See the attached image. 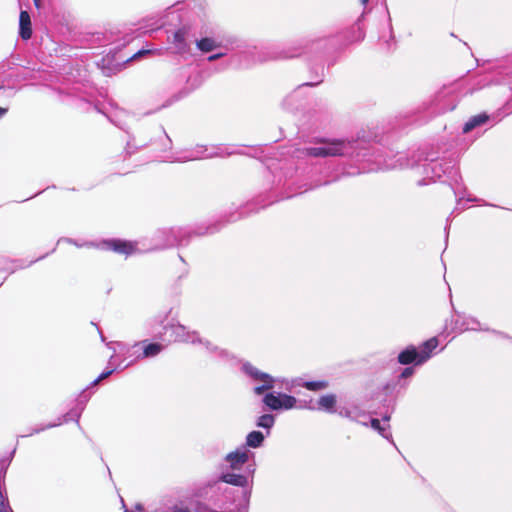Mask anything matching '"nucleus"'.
Segmentation results:
<instances>
[{
	"mask_svg": "<svg viewBox=\"0 0 512 512\" xmlns=\"http://www.w3.org/2000/svg\"><path fill=\"white\" fill-rule=\"evenodd\" d=\"M275 424V416L273 414H263L256 420V426L267 430V435L270 434V430Z\"/></svg>",
	"mask_w": 512,
	"mask_h": 512,
	"instance_id": "27",
	"label": "nucleus"
},
{
	"mask_svg": "<svg viewBox=\"0 0 512 512\" xmlns=\"http://www.w3.org/2000/svg\"><path fill=\"white\" fill-rule=\"evenodd\" d=\"M116 370V368H110V369H106L105 371H103L92 383L91 385H96L99 381L109 377L110 375H112L114 373V371Z\"/></svg>",
	"mask_w": 512,
	"mask_h": 512,
	"instance_id": "32",
	"label": "nucleus"
},
{
	"mask_svg": "<svg viewBox=\"0 0 512 512\" xmlns=\"http://www.w3.org/2000/svg\"><path fill=\"white\" fill-rule=\"evenodd\" d=\"M460 101L459 93L453 85L443 86L418 108L420 113H424L426 118L444 114L454 110Z\"/></svg>",
	"mask_w": 512,
	"mask_h": 512,
	"instance_id": "8",
	"label": "nucleus"
},
{
	"mask_svg": "<svg viewBox=\"0 0 512 512\" xmlns=\"http://www.w3.org/2000/svg\"><path fill=\"white\" fill-rule=\"evenodd\" d=\"M360 2H361L362 5L366 6L367 3L369 2V0H360Z\"/></svg>",
	"mask_w": 512,
	"mask_h": 512,
	"instance_id": "47",
	"label": "nucleus"
},
{
	"mask_svg": "<svg viewBox=\"0 0 512 512\" xmlns=\"http://www.w3.org/2000/svg\"><path fill=\"white\" fill-rule=\"evenodd\" d=\"M223 41H230V48H218L217 53H225L227 56L230 52H233L229 58L221 64V67L218 69L219 71H224L228 68L234 69H242L248 68L251 65L255 64L256 61L264 62L269 61L270 56L273 51H281L286 46L280 48L278 46L267 48L262 54L259 56L258 60L255 59V47L248 46L244 41L237 39L234 36H223Z\"/></svg>",
	"mask_w": 512,
	"mask_h": 512,
	"instance_id": "7",
	"label": "nucleus"
},
{
	"mask_svg": "<svg viewBox=\"0 0 512 512\" xmlns=\"http://www.w3.org/2000/svg\"><path fill=\"white\" fill-rule=\"evenodd\" d=\"M107 117H108V119H109V121H110L111 123H113L114 125L118 126V127H119V128H121V129H124V128H123V127H122L118 122H116L113 118H111L110 116H107Z\"/></svg>",
	"mask_w": 512,
	"mask_h": 512,
	"instance_id": "41",
	"label": "nucleus"
},
{
	"mask_svg": "<svg viewBox=\"0 0 512 512\" xmlns=\"http://www.w3.org/2000/svg\"><path fill=\"white\" fill-rule=\"evenodd\" d=\"M413 374H414V368L413 367H405L402 370L399 378L405 379V378L411 377Z\"/></svg>",
	"mask_w": 512,
	"mask_h": 512,
	"instance_id": "34",
	"label": "nucleus"
},
{
	"mask_svg": "<svg viewBox=\"0 0 512 512\" xmlns=\"http://www.w3.org/2000/svg\"><path fill=\"white\" fill-rule=\"evenodd\" d=\"M34 1V4L37 8L40 7V0H33Z\"/></svg>",
	"mask_w": 512,
	"mask_h": 512,
	"instance_id": "46",
	"label": "nucleus"
},
{
	"mask_svg": "<svg viewBox=\"0 0 512 512\" xmlns=\"http://www.w3.org/2000/svg\"><path fill=\"white\" fill-rule=\"evenodd\" d=\"M241 370L256 383L253 388L256 395L267 392L262 402L268 409L273 411L290 410L296 406L297 399L294 396L281 392H268L276 386L278 381L270 374L260 371L249 362H244Z\"/></svg>",
	"mask_w": 512,
	"mask_h": 512,
	"instance_id": "6",
	"label": "nucleus"
},
{
	"mask_svg": "<svg viewBox=\"0 0 512 512\" xmlns=\"http://www.w3.org/2000/svg\"><path fill=\"white\" fill-rule=\"evenodd\" d=\"M338 413L341 417L348 418L352 421H356L364 426H367V415L359 412L357 409L343 407L339 409Z\"/></svg>",
	"mask_w": 512,
	"mask_h": 512,
	"instance_id": "22",
	"label": "nucleus"
},
{
	"mask_svg": "<svg viewBox=\"0 0 512 512\" xmlns=\"http://www.w3.org/2000/svg\"><path fill=\"white\" fill-rule=\"evenodd\" d=\"M66 241H67V242H69V243H73L74 245H76V246H78V247H81V246H82L81 244H79V242H76V241H74L73 239H70V238H69V239H66Z\"/></svg>",
	"mask_w": 512,
	"mask_h": 512,
	"instance_id": "43",
	"label": "nucleus"
},
{
	"mask_svg": "<svg viewBox=\"0 0 512 512\" xmlns=\"http://www.w3.org/2000/svg\"><path fill=\"white\" fill-rule=\"evenodd\" d=\"M159 131L162 134L161 141H162V146H163L160 149V151L167 152L168 150H171V148H172V140L170 139V137L167 135L166 131L162 127H159Z\"/></svg>",
	"mask_w": 512,
	"mask_h": 512,
	"instance_id": "31",
	"label": "nucleus"
},
{
	"mask_svg": "<svg viewBox=\"0 0 512 512\" xmlns=\"http://www.w3.org/2000/svg\"><path fill=\"white\" fill-rule=\"evenodd\" d=\"M7 264H8V262H7L5 259L0 258V270H6V269H8V268H7Z\"/></svg>",
	"mask_w": 512,
	"mask_h": 512,
	"instance_id": "39",
	"label": "nucleus"
},
{
	"mask_svg": "<svg viewBox=\"0 0 512 512\" xmlns=\"http://www.w3.org/2000/svg\"><path fill=\"white\" fill-rule=\"evenodd\" d=\"M309 71L311 74L310 82L303 83L299 85L295 90L289 93L282 101V107L290 112L296 111L303 107V87H312L317 86L323 82L325 73H324V65L320 64H312L309 63Z\"/></svg>",
	"mask_w": 512,
	"mask_h": 512,
	"instance_id": "10",
	"label": "nucleus"
},
{
	"mask_svg": "<svg viewBox=\"0 0 512 512\" xmlns=\"http://www.w3.org/2000/svg\"><path fill=\"white\" fill-rule=\"evenodd\" d=\"M168 318L167 313L158 314L151 318L147 323V329L149 335L154 339L165 341L167 332H170L169 342H182L190 343L193 345H203L206 351L216 357L225 359L228 357V352L224 349L217 347L210 341L200 337L199 333L195 330L190 331L188 328L180 323L177 324H165Z\"/></svg>",
	"mask_w": 512,
	"mask_h": 512,
	"instance_id": "5",
	"label": "nucleus"
},
{
	"mask_svg": "<svg viewBox=\"0 0 512 512\" xmlns=\"http://www.w3.org/2000/svg\"><path fill=\"white\" fill-rule=\"evenodd\" d=\"M243 212L231 213L228 217H222L220 220L207 226L190 227H171L158 229L154 234L152 241L154 250H164L173 247L186 246L194 236L211 235L220 231L227 223L236 222L241 219Z\"/></svg>",
	"mask_w": 512,
	"mask_h": 512,
	"instance_id": "4",
	"label": "nucleus"
},
{
	"mask_svg": "<svg viewBox=\"0 0 512 512\" xmlns=\"http://www.w3.org/2000/svg\"><path fill=\"white\" fill-rule=\"evenodd\" d=\"M154 141L151 140L150 142H140L139 144L135 143V137L130 136L127 140L126 147H125V154L126 156H131L132 154L138 152L140 149H143L149 145H153Z\"/></svg>",
	"mask_w": 512,
	"mask_h": 512,
	"instance_id": "26",
	"label": "nucleus"
},
{
	"mask_svg": "<svg viewBox=\"0 0 512 512\" xmlns=\"http://www.w3.org/2000/svg\"><path fill=\"white\" fill-rule=\"evenodd\" d=\"M88 399H89V396H87L85 394V391H83L77 400L76 407L70 409L66 414H64L59 422L49 423L46 426H39L36 428H32L31 431L28 434H26L25 436H30L35 433L44 431L45 429L56 427V426L60 425L62 422L67 423L69 421H76L78 423L80 416L85 408V405L88 402Z\"/></svg>",
	"mask_w": 512,
	"mask_h": 512,
	"instance_id": "13",
	"label": "nucleus"
},
{
	"mask_svg": "<svg viewBox=\"0 0 512 512\" xmlns=\"http://www.w3.org/2000/svg\"><path fill=\"white\" fill-rule=\"evenodd\" d=\"M247 476L249 477V481L253 483V474L255 472V464H248L246 467Z\"/></svg>",
	"mask_w": 512,
	"mask_h": 512,
	"instance_id": "35",
	"label": "nucleus"
},
{
	"mask_svg": "<svg viewBox=\"0 0 512 512\" xmlns=\"http://www.w3.org/2000/svg\"><path fill=\"white\" fill-rule=\"evenodd\" d=\"M39 193H40V192L35 193V194L33 195V197H34V196H38V194H39ZM30 198H32V196H31Z\"/></svg>",
	"mask_w": 512,
	"mask_h": 512,
	"instance_id": "53",
	"label": "nucleus"
},
{
	"mask_svg": "<svg viewBox=\"0 0 512 512\" xmlns=\"http://www.w3.org/2000/svg\"><path fill=\"white\" fill-rule=\"evenodd\" d=\"M397 162H399L402 168H416L422 170L421 173L425 178L418 181L417 184L419 186L427 185L426 179L435 182L444 177L443 182H448L457 198V206L455 209H465V205H462V201L466 188L462 185V177L454 158L434 157L433 153H425L418 150L413 151L411 155L407 157L399 153Z\"/></svg>",
	"mask_w": 512,
	"mask_h": 512,
	"instance_id": "3",
	"label": "nucleus"
},
{
	"mask_svg": "<svg viewBox=\"0 0 512 512\" xmlns=\"http://www.w3.org/2000/svg\"><path fill=\"white\" fill-rule=\"evenodd\" d=\"M362 18L359 17L354 25L346 31L318 38H304L296 42L286 45L281 51H273L270 59H290L307 55L309 61L324 60L327 62L328 67L336 62L335 53L343 49L348 44L362 41L365 37L364 27L362 25Z\"/></svg>",
	"mask_w": 512,
	"mask_h": 512,
	"instance_id": "2",
	"label": "nucleus"
},
{
	"mask_svg": "<svg viewBox=\"0 0 512 512\" xmlns=\"http://www.w3.org/2000/svg\"><path fill=\"white\" fill-rule=\"evenodd\" d=\"M8 109L0 107V118L3 117L7 113Z\"/></svg>",
	"mask_w": 512,
	"mask_h": 512,
	"instance_id": "42",
	"label": "nucleus"
},
{
	"mask_svg": "<svg viewBox=\"0 0 512 512\" xmlns=\"http://www.w3.org/2000/svg\"><path fill=\"white\" fill-rule=\"evenodd\" d=\"M100 335H101L102 341H105V338H104V336H103V334L101 332H100Z\"/></svg>",
	"mask_w": 512,
	"mask_h": 512,
	"instance_id": "51",
	"label": "nucleus"
},
{
	"mask_svg": "<svg viewBox=\"0 0 512 512\" xmlns=\"http://www.w3.org/2000/svg\"><path fill=\"white\" fill-rule=\"evenodd\" d=\"M164 349V345L158 342L148 343L143 348L142 356L144 358H151L157 356Z\"/></svg>",
	"mask_w": 512,
	"mask_h": 512,
	"instance_id": "28",
	"label": "nucleus"
},
{
	"mask_svg": "<svg viewBox=\"0 0 512 512\" xmlns=\"http://www.w3.org/2000/svg\"><path fill=\"white\" fill-rule=\"evenodd\" d=\"M4 88L3 82L0 83V89Z\"/></svg>",
	"mask_w": 512,
	"mask_h": 512,
	"instance_id": "52",
	"label": "nucleus"
},
{
	"mask_svg": "<svg viewBox=\"0 0 512 512\" xmlns=\"http://www.w3.org/2000/svg\"><path fill=\"white\" fill-rule=\"evenodd\" d=\"M336 405V396L334 394L323 395L318 400V408L329 413H334Z\"/></svg>",
	"mask_w": 512,
	"mask_h": 512,
	"instance_id": "25",
	"label": "nucleus"
},
{
	"mask_svg": "<svg viewBox=\"0 0 512 512\" xmlns=\"http://www.w3.org/2000/svg\"><path fill=\"white\" fill-rule=\"evenodd\" d=\"M178 256H179V259H180L183 263H185L184 258H183L180 254H179Z\"/></svg>",
	"mask_w": 512,
	"mask_h": 512,
	"instance_id": "48",
	"label": "nucleus"
},
{
	"mask_svg": "<svg viewBox=\"0 0 512 512\" xmlns=\"http://www.w3.org/2000/svg\"><path fill=\"white\" fill-rule=\"evenodd\" d=\"M452 330L462 333L464 331H490L488 327H484L481 323L472 316L457 315V318L452 321Z\"/></svg>",
	"mask_w": 512,
	"mask_h": 512,
	"instance_id": "14",
	"label": "nucleus"
},
{
	"mask_svg": "<svg viewBox=\"0 0 512 512\" xmlns=\"http://www.w3.org/2000/svg\"><path fill=\"white\" fill-rule=\"evenodd\" d=\"M223 57H225V53H214V54L209 55L207 57V60L209 62H214V61H216V60H218L220 58H223Z\"/></svg>",
	"mask_w": 512,
	"mask_h": 512,
	"instance_id": "37",
	"label": "nucleus"
},
{
	"mask_svg": "<svg viewBox=\"0 0 512 512\" xmlns=\"http://www.w3.org/2000/svg\"><path fill=\"white\" fill-rule=\"evenodd\" d=\"M108 348L113 349L114 354L109 359V365H112L115 360V354L118 352L119 354H125L129 351V347L127 344L123 342H110L107 344Z\"/></svg>",
	"mask_w": 512,
	"mask_h": 512,
	"instance_id": "30",
	"label": "nucleus"
},
{
	"mask_svg": "<svg viewBox=\"0 0 512 512\" xmlns=\"http://www.w3.org/2000/svg\"><path fill=\"white\" fill-rule=\"evenodd\" d=\"M189 29L185 26L179 28L173 33L172 43L179 53H185L189 49V44L186 40Z\"/></svg>",
	"mask_w": 512,
	"mask_h": 512,
	"instance_id": "19",
	"label": "nucleus"
},
{
	"mask_svg": "<svg viewBox=\"0 0 512 512\" xmlns=\"http://www.w3.org/2000/svg\"><path fill=\"white\" fill-rule=\"evenodd\" d=\"M98 247L103 250H111L115 253L126 256L132 255L137 249L132 242L121 239L104 240L98 245Z\"/></svg>",
	"mask_w": 512,
	"mask_h": 512,
	"instance_id": "15",
	"label": "nucleus"
},
{
	"mask_svg": "<svg viewBox=\"0 0 512 512\" xmlns=\"http://www.w3.org/2000/svg\"><path fill=\"white\" fill-rule=\"evenodd\" d=\"M490 119V116L483 112L478 115L472 116L463 126V133L467 134L477 127L485 125Z\"/></svg>",
	"mask_w": 512,
	"mask_h": 512,
	"instance_id": "21",
	"label": "nucleus"
},
{
	"mask_svg": "<svg viewBox=\"0 0 512 512\" xmlns=\"http://www.w3.org/2000/svg\"><path fill=\"white\" fill-rule=\"evenodd\" d=\"M94 108H95V110H97L98 112L103 113V112L98 108V106H95Z\"/></svg>",
	"mask_w": 512,
	"mask_h": 512,
	"instance_id": "49",
	"label": "nucleus"
},
{
	"mask_svg": "<svg viewBox=\"0 0 512 512\" xmlns=\"http://www.w3.org/2000/svg\"><path fill=\"white\" fill-rule=\"evenodd\" d=\"M43 258H45V255L40 256V257H38V258H37V259H35V260H31L27 265L20 264V265H18L17 267H19V268L28 267V266H30L31 264H33V263H35L36 261L41 260V259H43Z\"/></svg>",
	"mask_w": 512,
	"mask_h": 512,
	"instance_id": "38",
	"label": "nucleus"
},
{
	"mask_svg": "<svg viewBox=\"0 0 512 512\" xmlns=\"http://www.w3.org/2000/svg\"><path fill=\"white\" fill-rule=\"evenodd\" d=\"M382 420L385 422H388L390 420V415L389 414L383 415Z\"/></svg>",
	"mask_w": 512,
	"mask_h": 512,
	"instance_id": "45",
	"label": "nucleus"
},
{
	"mask_svg": "<svg viewBox=\"0 0 512 512\" xmlns=\"http://www.w3.org/2000/svg\"><path fill=\"white\" fill-rule=\"evenodd\" d=\"M466 201H467V202H473V201H475V199L468 198Z\"/></svg>",
	"mask_w": 512,
	"mask_h": 512,
	"instance_id": "50",
	"label": "nucleus"
},
{
	"mask_svg": "<svg viewBox=\"0 0 512 512\" xmlns=\"http://www.w3.org/2000/svg\"><path fill=\"white\" fill-rule=\"evenodd\" d=\"M218 482L232 485V486H234V488H239V489L251 488L252 489V482L249 481V477L247 475L237 474L234 472L222 473L219 477Z\"/></svg>",
	"mask_w": 512,
	"mask_h": 512,
	"instance_id": "17",
	"label": "nucleus"
},
{
	"mask_svg": "<svg viewBox=\"0 0 512 512\" xmlns=\"http://www.w3.org/2000/svg\"><path fill=\"white\" fill-rule=\"evenodd\" d=\"M295 385L303 387L309 391H321L328 387L329 383L325 380H316V381H304L302 378H297L294 380Z\"/></svg>",
	"mask_w": 512,
	"mask_h": 512,
	"instance_id": "23",
	"label": "nucleus"
},
{
	"mask_svg": "<svg viewBox=\"0 0 512 512\" xmlns=\"http://www.w3.org/2000/svg\"><path fill=\"white\" fill-rule=\"evenodd\" d=\"M222 491L223 505L226 512H247L251 497V488L218 487Z\"/></svg>",
	"mask_w": 512,
	"mask_h": 512,
	"instance_id": "12",
	"label": "nucleus"
},
{
	"mask_svg": "<svg viewBox=\"0 0 512 512\" xmlns=\"http://www.w3.org/2000/svg\"><path fill=\"white\" fill-rule=\"evenodd\" d=\"M19 35L23 40H29L32 36L31 18L25 10H22L19 16Z\"/></svg>",
	"mask_w": 512,
	"mask_h": 512,
	"instance_id": "20",
	"label": "nucleus"
},
{
	"mask_svg": "<svg viewBox=\"0 0 512 512\" xmlns=\"http://www.w3.org/2000/svg\"><path fill=\"white\" fill-rule=\"evenodd\" d=\"M253 453L245 448L236 449L226 455L225 461L229 464L232 470H238L242 465L248 463L250 456Z\"/></svg>",
	"mask_w": 512,
	"mask_h": 512,
	"instance_id": "18",
	"label": "nucleus"
},
{
	"mask_svg": "<svg viewBox=\"0 0 512 512\" xmlns=\"http://www.w3.org/2000/svg\"><path fill=\"white\" fill-rule=\"evenodd\" d=\"M492 333H494V334H496V335H499V336H501V337H505V338H506V337H508V336H507V335H505L504 333L499 332V331H496V330H492Z\"/></svg>",
	"mask_w": 512,
	"mask_h": 512,
	"instance_id": "44",
	"label": "nucleus"
},
{
	"mask_svg": "<svg viewBox=\"0 0 512 512\" xmlns=\"http://www.w3.org/2000/svg\"><path fill=\"white\" fill-rule=\"evenodd\" d=\"M230 41H223V37H203L201 39L196 40V47L202 53H209L218 48H230Z\"/></svg>",
	"mask_w": 512,
	"mask_h": 512,
	"instance_id": "16",
	"label": "nucleus"
},
{
	"mask_svg": "<svg viewBox=\"0 0 512 512\" xmlns=\"http://www.w3.org/2000/svg\"><path fill=\"white\" fill-rule=\"evenodd\" d=\"M151 52H152L151 50L141 49V50L137 51V52H136V53H135V54L130 58V60L141 58L142 56L147 55V54H150Z\"/></svg>",
	"mask_w": 512,
	"mask_h": 512,
	"instance_id": "36",
	"label": "nucleus"
},
{
	"mask_svg": "<svg viewBox=\"0 0 512 512\" xmlns=\"http://www.w3.org/2000/svg\"><path fill=\"white\" fill-rule=\"evenodd\" d=\"M298 157L340 158L341 162L326 171L320 178L309 184L305 191L338 181L341 176H355L373 170L366 163H375L378 167H390L380 159L366 141L354 138L317 137L309 145L297 150Z\"/></svg>",
	"mask_w": 512,
	"mask_h": 512,
	"instance_id": "1",
	"label": "nucleus"
},
{
	"mask_svg": "<svg viewBox=\"0 0 512 512\" xmlns=\"http://www.w3.org/2000/svg\"><path fill=\"white\" fill-rule=\"evenodd\" d=\"M438 345L437 337L426 340L419 347L409 345L399 353L397 360L401 365H422L432 357Z\"/></svg>",
	"mask_w": 512,
	"mask_h": 512,
	"instance_id": "11",
	"label": "nucleus"
},
{
	"mask_svg": "<svg viewBox=\"0 0 512 512\" xmlns=\"http://www.w3.org/2000/svg\"><path fill=\"white\" fill-rule=\"evenodd\" d=\"M121 502H122V507L124 509V512H146V510L140 503L136 504L134 510H132V509L127 508L123 499H121Z\"/></svg>",
	"mask_w": 512,
	"mask_h": 512,
	"instance_id": "33",
	"label": "nucleus"
},
{
	"mask_svg": "<svg viewBox=\"0 0 512 512\" xmlns=\"http://www.w3.org/2000/svg\"><path fill=\"white\" fill-rule=\"evenodd\" d=\"M391 43L395 44V40H394V36L393 35H390V41H386L387 50H391L392 49Z\"/></svg>",
	"mask_w": 512,
	"mask_h": 512,
	"instance_id": "40",
	"label": "nucleus"
},
{
	"mask_svg": "<svg viewBox=\"0 0 512 512\" xmlns=\"http://www.w3.org/2000/svg\"><path fill=\"white\" fill-rule=\"evenodd\" d=\"M368 419L370 421L371 427L378 431V433L385 439L389 440L394 446V442L392 440V435L390 432H387V429L383 426H381L380 420L376 418H369L367 416L366 421L368 422Z\"/></svg>",
	"mask_w": 512,
	"mask_h": 512,
	"instance_id": "29",
	"label": "nucleus"
},
{
	"mask_svg": "<svg viewBox=\"0 0 512 512\" xmlns=\"http://www.w3.org/2000/svg\"><path fill=\"white\" fill-rule=\"evenodd\" d=\"M265 440V435L258 430L251 431L247 434L245 444L249 448H260Z\"/></svg>",
	"mask_w": 512,
	"mask_h": 512,
	"instance_id": "24",
	"label": "nucleus"
},
{
	"mask_svg": "<svg viewBox=\"0 0 512 512\" xmlns=\"http://www.w3.org/2000/svg\"><path fill=\"white\" fill-rule=\"evenodd\" d=\"M242 152L230 147L215 146L209 149L207 146L197 145L190 149H185L177 153H170L163 156L165 162H188L204 158L227 157Z\"/></svg>",
	"mask_w": 512,
	"mask_h": 512,
	"instance_id": "9",
	"label": "nucleus"
}]
</instances>
